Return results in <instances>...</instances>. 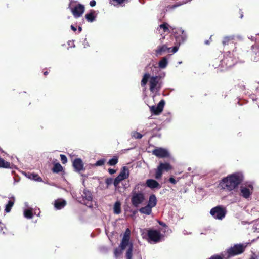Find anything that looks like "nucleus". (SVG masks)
<instances>
[{"label":"nucleus","mask_w":259,"mask_h":259,"mask_svg":"<svg viewBox=\"0 0 259 259\" xmlns=\"http://www.w3.org/2000/svg\"><path fill=\"white\" fill-rule=\"evenodd\" d=\"M243 175L239 172L234 173L224 178L220 183L221 187L228 191L235 189L243 181Z\"/></svg>","instance_id":"nucleus-1"},{"label":"nucleus","mask_w":259,"mask_h":259,"mask_svg":"<svg viewBox=\"0 0 259 259\" xmlns=\"http://www.w3.org/2000/svg\"><path fill=\"white\" fill-rule=\"evenodd\" d=\"M161 77L159 75L151 76L149 73H145L141 81L142 87L145 86L149 79V90L151 92L159 91L162 86V82L160 81Z\"/></svg>","instance_id":"nucleus-2"},{"label":"nucleus","mask_w":259,"mask_h":259,"mask_svg":"<svg viewBox=\"0 0 259 259\" xmlns=\"http://www.w3.org/2000/svg\"><path fill=\"white\" fill-rule=\"evenodd\" d=\"M210 213L213 218L217 220H222L227 213L226 208L222 206L218 205L213 207L210 211Z\"/></svg>","instance_id":"nucleus-3"},{"label":"nucleus","mask_w":259,"mask_h":259,"mask_svg":"<svg viewBox=\"0 0 259 259\" xmlns=\"http://www.w3.org/2000/svg\"><path fill=\"white\" fill-rule=\"evenodd\" d=\"M145 196L142 192H136L133 190L132 192L131 202L135 207H138L144 200Z\"/></svg>","instance_id":"nucleus-4"},{"label":"nucleus","mask_w":259,"mask_h":259,"mask_svg":"<svg viewBox=\"0 0 259 259\" xmlns=\"http://www.w3.org/2000/svg\"><path fill=\"white\" fill-rule=\"evenodd\" d=\"M245 246L239 244L234 245L227 250V257H230L242 253L245 250Z\"/></svg>","instance_id":"nucleus-5"},{"label":"nucleus","mask_w":259,"mask_h":259,"mask_svg":"<svg viewBox=\"0 0 259 259\" xmlns=\"http://www.w3.org/2000/svg\"><path fill=\"white\" fill-rule=\"evenodd\" d=\"M253 190V187L251 184L242 185L240 187V195L247 199L251 195Z\"/></svg>","instance_id":"nucleus-6"},{"label":"nucleus","mask_w":259,"mask_h":259,"mask_svg":"<svg viewBox=\"0 0 259 259\" xmlns=\"http://www.w3.org/2000/svg\"><path fill=\"white\" fill-rule=\"evenodd\" d=\"M74 1H71L69 4V8L70 9L71 11L75 18H78L82 16L84 11V7L81 4H78L74 7H71V4Z\"/></svg>","instance_id":"nucleus-7"},{"label":"nucleus","mask_w":259,"mask_h":259,"mask_svg":"<svg viewBox=\"0 0 259 259\" xmlns=\"http://www.w3.org/2000/svg\"><path fill=\"white\" fill-rule=\"evenodd\" d=\"M173 33L176 41L179 45H180L186 41L187 35L184 30L181 29L175 30L173 29Z\"/></svg>","instance_id":"nucleus-8"},{"label":"nucleus","mask_w":259,"mask_h":259,"mask_svg":"<svg viewBox=\"0 0 259 259\" xmlns=\"http://www.w3.org/2000/svg\"><path fill=\"white\" fill-rule=\"evenodd\" d=\"M82 197L84 205L92 208L93 207V195L91 192L87 190H84Z\"/></svg>","instance_id":"nucleus-9"},{"label":"nucleus","mask_w":259,"mask_h":259,"mask_svg":"<svg viewBox=\"0 0 259 259\" xmlns=\"http://www.w3.org/2000/svg\"><path fill=\"white\" fill-rule=\"evenodd\" d=\"M250 55L252 61L259 62V44H255L251 46Z\"/></svg>","instance_id":"nucleus-10"},{"label":"nucleus","mask_w":259,"mask_h":259,"mask_svg":"<svg viewBox=\"0 0 259 259\" xmlns=\"http://www.w3.org/2000/svg\"><path fill=\"white\" fill-rule=\"evenodd\" d=\"M148 238L155 242L159 241L161 238L160 232L157 230H149L147 232Z\"/></svg>","instance_id":"nucleus-11"},{"label":"nucleus","mask_w":259,"mask_h":259,"mask_svg":"<svg viewBox=\"0 0 259 259\" xmlns=\"http://www.w3.org/2000/svg\"><path fill=\"white\" fill-rule=\"evenodd\" d=\"M164 104V100H161L157 106H152L150 107V111L155 115H158L163 111Z\"/></svg>","instance_id":"nucleus-12"},{"label":"nucleus","mask_w":259,"mask_h":259,"mask_svg":"<svg viewBox=\"0 0 259 259\" xmlns=\"http://www.w3.org/2000/svg\"><path fill=\"white\" fill-rule=\"evenodd\" d=\"M153 154L159 158H165L169 156L168 151L163 148H158L153 151Z\"/></svg>","instance_id":"nucleus-13"},{"label":"nucleus","mask_w":259,"mask_h":259,"mask_svg":"<svg viewBox=\"0 0 259 259\" xmlns=\"http://www.w3.org/2000/svg\"><path fill=\"white\" fill-rule=\"evenodd\" d=\"M73 166L75 169V170L77 172H80L81 170L84 169L83 163L80 158L75 159L73 162Z\"/></svg>","instance_id":"nucleus-14"},{"label":"nucleus","mask_w":259,"mask_h":259,"mask_svg":"<svg viewBox=\"0 0 259 259\" xmlns=\"http://www.w3.org/2000/svg\"><path fill=\"white\" fill-rule=\"evenodd\" d=\"M168 45L164 44L162 46H159L157 47V49L155 50V54L156 56L161 55L162 54L166 51L168 52H170V50L171 47H168Z\"/></svg>","instance_id":"nucleus-15"},{"label":"nucleus","mask_w":259,"mask_h":259,"mask_svg":"<svg viewBox=\"0 0 259 259\" xmlns=\"http://www.w3.org/2000/svg\"><path fill=\"white\" fill-rule=\"evenodd\" d=\"M146 185L148 187H149L152 189H153L155 188L159 189L161 188V186H160V184H159V183L158 182H157L156 180H153V179H147L146 182Z\"/></svg>","instance_id":"nucleus-16"},{"label":"nucleus","mask_w":259,"mask_h":259,"mask_svg":"<svg viewBox=\"0 0 259 259\" xmlns=\"http://www.w3.org/2000/svg\"><path fill=\"white\" fill-rule=\"evenodd\" d=\"M96 17V12L93 10H91L90 12L87 13L85 15V19L89 22H92L95 21Z\"/></svg>","instance_id":"nucleus-17"},{"label":"nucleus","mask_w":259,"mask_h":259,"mask_svg":"<svg viewBox=\"0 0 259 259\" xmlns=\"http://www.w3.org/2000/svg\"><path fill=\"white\" fill-rule=\"evenodd\" d=\"M130 241L129 237L127 235H124L121 240L119 248H121V250H124L126 246L128 245Z\"/></svg>","instance_id":"nucleus-18"},{"label":"nucleus","mask_w":259,"mask_h":259,"mask_svg":"<svg viewBox=\"0 0 259 259\" xmlns=\"http://www.w3.org/2000/svg\"><path fill=\"white\" fill-rule=\"evenodd\" d=\"M157 204V199L154 194H152L150 196L147 205L151 208L156 206Z\"/></svg>","instance_id":"nucleus-19"},{"label":"nucleus","mask_w":259,"mask_h":259,"mask_svg":"<svg viewBox=\"0 0 259 259\" xmlns=\"http://www.w3.org/2000/svg\"><path fill=\"white\" fill-rule=\"evenodd\" d=\"M123 180L127 179L129 177V170L127 167L124 166L118 175Z\"/></svg>","instance_id":"nucleus-20"},{"label":"nucleus","mask_w":259,"mask_h":259,"mask_svg":"<svg viewBox=\"0 0 259 259\" xmlns=\"http://www.w3.org/2000/svg\"><path fill=\"white\" fill-rule=\"evenodd\" d=\"M139 211L141 213L149 215L152 212V208L147 205L144 207H141L139 209Z\"/></svg>","instance_id":"nucleus-21"},{"label":"nucleus","mask_w":259,"mask_h":259,"mask_svg":"<svg viewBox=\"0 0 259 259\" xmlns=\"http://www.w3.org/2000/svg\"><path fill=\"white\" fill-rule=\"evenodd\" d=\"M55 207L58 209H61L66 205V201L63 200H56L55 202Z\"/></svg>","instance_id":"nucleus-22"},{"label":"nucleus","mask_w":259,"mask_h":259,"mask_svg":"<svg viewBox=\"0 0 259 259\" xmlns=\"http://www.w3.org/2000/svg\"><path fill=\"white\" fill-rule=\"evenodd\" d=\"M233 36H225L223 38L222 44L223 46L228 45L230 44L233 43Z\"/></svg>","instance_id":"nucleus-23"},{"label":"nucleus","mask_w":259,"mask_h":259,"mask_svg":"<svg viewBox=\"0 0 259 259\" xmlns=\"http://www.w3.org/2000/svg\"><path fill=\"white\" fill-rule=\"evenodd\" d=\"M113 209L115 214H118L121 212V203L119 201H117L115 203Z\"/></svg>","instance_id":"nucleus-24"},{"label":"nucleus","mask_w":259,"mask_h":259,"mask_svg":"<svg viewBox=\"0 0 259 259\" xmlns=\"http://www.w3.org/2000/svg\"><path fill=\"white\" fill-rule=\"evenodd\" d=\"M168 64V61L166 57H163L159 62L158 66L160 68H165Z\"/></svg>","instance_id":"nucleus-25"},{"label":"nucleus","mask_w":259,"mask_h":259,"mask_svg":"<svg viewBox=\"0 0 259 259\" xmlns=\"http://www.w3.org/2000/svg\"><path fill=\"white\" fill-rule=\"evenodd\" d=\"M11 164L10 162L5 161L3 158L0 157V168H9Z\"/></svg>","instance_id":"nucleus-26"},{"label":"nucleus","mask_w":259,"mask_h":259,"mask_svg":"<svg viewBox=\"0 0 259 259\" xmlns=\"http://www.w3.org/2000/svg\"><path fill=\"white\" fill-rule=\"evenodd\" d=\"M163 171H168L172 169V167L168 163H160L159 165Z\"/></svg>","instance_id":"nucleus-27"},{"label":"nucleus","mask_w":259,"mask_h":259,"mask_svg":"<svg viewBox=\"0 0 259 259\" xmlns=\"http://www.w3.org/2000/svg\"><path fill=\"white\" fill-rule=\"evenodd\" d=\"M62 170L63 167L59 163H55L54 165L53 168H52V171L54 173H58L62 171Z\"/></svg>","instance_id":"nucleus-28"},{"label":"nucleus","mask_w":259,"mask_h":259,"mask_svg":"<svg viewBox=\"0 0 259 259\" xmlns=\"http://www.w3.org/2000/svg\"><path fill=\"white\" fill-rule=\"evenodd\" d=\"M28 177L31 180L40 182L42 181V179L38 176V175L35 173H29Z\"/></svg>","instance_id":"nucleus-29"},{"label":"nucleus","mask_w":259,"mask_h":259,"mask_svg":"<svg viewBox=\"0 0 259 259\" xmlns=\"http://www.w3.org/2000/svg\"><path fill=\"white\" fill-rule=\"evenodd\" d=\"M133 244L131 243L126 252V259H132L133 256Z\"/></svg>","instance_id":"nucleus-30"},{"label":"nucleus","mask_w":259,"mask_h":259,"mask_svg":"<svg viewBox=\"0 0 259 259\" xmlns=\"http://www.w3.org/2000/svg\"><path fill=\"white\" fill-rule=\"evenodd\" d=\"M163 171L161 168V167H160L158 165V166L157 167V169L155 170V179H157V180L160 179L162 177Z\"/></svg>","instance_id":"nucleus-31"},{"label":"nucleus","mask_w":259,"mask_h":259,"mask_svg":"<svg viewBox=\"0 0 259 259\" xmlns=\"http://www.w3.org/2000/svg\"><path fill=\"white\" fill-rule=\"evenodd\" d=\"M118 162V157L117 156H114L113 158L110 159L107 164L110 166H114Z\"/></svg>","instance_id":"nucleus-32"},{"label":"nucleus","mask_w":259,"mask_h":259,"mask_svg":"<svg viewBox=\"0 0 259 259\" xmlns=\"http://www.w3.org/2000/svg\"><path fill=\"white\" fill-rule=\"evenodd\" d=\"M14 204V201L13 200H9L7 204L6 205V208H5V211L6 212H9L11 210V208L12 207V206H13Z\"/></svg>","instance_id":"nucleus-33"},{"label":"nucleus","mask_w":259,"mask_h":259,"mask_svg":"<svg viewBox=\"0 0 259 259\" xmlns=\"http://www.w3.org/2000/svg\"><path fill=\"white\" fill-rule=\"evenodd\" d=\"M24 215L25 217L28 219H31L32 218L33 214L31 210L26 209L24 212Z\"/></svg>","instance_id":"nucleus-34"},{"label":"nucleus","mask_w":259,"mask_h":259,"mask_svg":"<svg viewBox=\"0 0 259 259\" xmlns=\"http://www.w3.org/2000/svg\"><path fill=\"white\" fill-rule=\"evenodd\" d=\"M122 250L121 248H115L114 251V256L118 258L122 253Z\"/></svg>","instance_id":"nucleus-35"},{"label":"nucleus","mask_w":259,"mask_h":259,"mask_svg":"<svg viewBox=\"0 0 259 259\" xmlns=\"http://www.w3.org/2000/svg\"><path fill=\"white\" fill-rule=\"evenodd\" d=\"M123 180L121 178L118 176L114 180L113 184L115 187H117L120 182Z\"/></svg>","instance_id":"nucleus-36"},{"label":"nucleus","mask_w":259,"mask_h":259,"mask_svg":"<svg viewBox=\"0 0 259 259\" xmlns=\"http://www.w3.org/2000/svg\"><path fill=\"white\" fill-rule=\"evenodd\" d=\"M132 136L135 139H140L142 138L143 135L139 132H133L132 133Z\"/></svg>","instance_id":"nucleus-37"},{"label":"nucleus","mask_w":259,"mask_h":259,"mask_svg":"<svg viewBox=\"0 0 259 259\" xmlns=\"http://www.w3.org/2000/svg\"><path fill=\"white\" fill-rule=\"evenodd\" d=\"M106 162V160L105 159H101L98 160L96 163L94 164L96 166H102Z\"/></svg>","instance_id":"nucleus-38"},{"label":"nucleus","mask_w":259,"mask_h":259,"mask_svg":"<svg viewBox=\"0 0 259 259\" xmlns=\"http://www.w3.org/2000/svg\"><path fill=\"white\" fill-rule=\"evenodd\" d=\"M159 27L161 29H162L164 32H166L169 31V29L168 28V24L166 23H163L159 25Z\"/></svg>","instance_id":"nucleus-39"},{"label":"nucleus","mask_w":259,"mask_h":259,"mask_svg":"<svg viewBox=\"0 0 259 259\" xmlns=\"http://www.w3.org/2000/svg\"><path fill=\"white\" fill-rule=\"evenodd\" d=\"M223 255H220L218 254H214L213 255L211 256L208 259H223Z\"/></svg>","instance_id":"nucleus-40"},{"label":"nucleus","mask_w":259,"mask_h":259,"mask_svg":"<svg viewBox=\"0 0 259 259\" xmlns=\"http://www.w3.org/2000/svg\"><path fill=\"white\" fill-rule=\"evenodd\" d=\"M60 158L61 162L63 164H65L67 162V158L65 155L61 154Z\"/></svg>","instance_id":"nucleus-41"},{"label":"nucleus","mask_w":259,"mask_h":259,"mask_svg":"<svg viewBox=\"0 0 259 259\" xmlns=\"http://www.w3.org/2000/svg\"><path fill=\"white\" fill-rule=\"evenodd\" d=\"M105 183L107 186H109L113 183V180L111 178H109L106 179Z\"/></svg>","instance_id":"nucleus-42"},{"label":"nucleus","mask_w":259,"mask_h":259,"mask_svg":"<svg viewBox=\"0 0 259 259\" xmlns=\"http://www.w3.org/2000/svg\"><path fill=\"white\" fill-rule=\"evenodd\" d=\"M179 47L178 46H174V47H172L171 49L170 50V52H172L173 53H176L178 50Z\"/></svg>","instance_id":"nucleus-43"},{"label":"nucleus","mask_w":259,"mask_h":259,"mask_svg":"<svg viewBox=\"0 0 259 259\" xmlns=\"http://www.w3.org/2000/svg\"><path fill=\"white\" fill-rule=\"evenodd\" d=\"M169 182L173 184L177 183V181L173 177H170L168 180Z\"/></svg>","instance_id":"nucleus-44"},{"label":"nucleus","mask_w":259,"mask_h":259,"mask_svg":"<svg viewBox=\"0 0 259 259\" xmlns=\"http://www.w3.org/2000/svg\"><path fill=\"white\" fill-rule=\"evenodd\" d=\"M116 2L117 4L121 5L125 2H128V0H112Z\"/></svg>","instance_id":"nucleus-45"},{"label":"nucleus","mask_w":259,"mask_h":259,"mask_svg":"<svg viewBox=\"0 0 259 259\" xmlns=\"http://www.w3.org/2000/svg\"><path fill=\"white\" fill-rule=\"evenodd\" d=\"M96 4V2L95 0H92L90 2V5L91 7H94Z\"/></svg>","instance_id":"nucleus-46"},{"label":"nucleus","mask_w":259,"mask_h":259,"mask_svg":"<svg viewBox=\"0 0 259 259\" xmlns=\"http://www.w3.org/2000/svg\"><path fill=\"white\" fill-rule=\"evenodd\" d=\"M124 235H127L129 237V239H130V230L129 229H126Z\"/></svg>","instance_id":"nucleus-47"},{"label":"nucleus","mask_w":259,"mask_h":259,"mask_svg":"<svg viewBox=\"0 0 259 259\" xmlns=\"http://www.w3.org/2000/svg\"><path fill=\"white\" fill-rule=\"evenodd\" d=\"M108 172H109L110 174L112 175L116 172V170L113 169L109 168L108 169Z\"/></svg>","instance_id":"nucleus-48"},{"label":"nucleus","mask_w":259,"mask_h":259,"mask_svg":"<svg viewBox=\"0 0 259 259\" xmlns=\"http://www.w3.org/2000/svg\"><path fill=\"white\" fill-rule=\"evenodd\" d=\"M71 28L74 31H76V28L74 26H73V25L71 26Z\"/></svg>","instance_id":"nucleus-49"},{"label":"nucleus","mask_w":259,"mask_h":259,"mask_svg":"<svg viewBox=\"0 0 259 259\" xmlns=\"http://www.w3.org/2000/svg\"><path fill=\"white\" fill-rule=\"evenodd\" d=\"M43 73L45 76H47L48 74V72L47 71H45Z\"/></svg>","instance_id":"nucleus-50"},{"label":"nucleus","mask_w":259,"mask_h":259,"mask_svg":"<svg viewBox=\"0 0 259 259\" xmlns=\"http://www.w3.org/2000/svg\"><path fill=\"white\" fill-rule=\"evenodd\" d=\"M249 259H258V257L257 256H252Z\"/></svg>","instance_id":"nucleus-51"},{"label":"nucleus","mask_w":259,"mask_h":259,"mask_svg":"<svg viewBox=\"0 0 259 259\" xmlns=\"http://www.w3.org/2000/svg\"><path fill=\"white\" fill-rule=\"evenodd\" d=\"M78 31H79V32H80L82 31V28H81V27L79 26V27H78Z\"/></svg>","instance_id":"nucleus-52"},{"label":"nucleus","mask_w":259,"mask_h":259,"mask_svg":"<svg viewBox=\"0 0 259 259\" xmlns=\"http://www.w3.org/2000/svg\"><path fill=\"white\" fill-rule=\"evenodd\" d=\"M1 230H0V231H1V232H2V233L4 234V233H5V232L3 231V227H2V226H1Z\"/></svg>","instance_id":"nucleus-53"},{"label":"nucleus","mask_w":259,"mask_h":259,"mask_svg":"<svg viewBox=\"0 0 259 259\" xmlns=\"http://www.w3.org/2000/svg\"><path fill=\"white\" fill-rule=\"evenodd\" d=\"M159 224L163 226H165V224L164 223H163V222H159Z\"/></svg>","instance_id":"nucleus-54"},{"label":"nucleus","mask_w":259,"mask_h":259,"mask_svg":"<svg viewBox=\"0 0 259 259\" xmlns=\"http://www.w3.org/2000/svg\"><path fill=\"white\" fill-rule=\"evenodd\" d=\"M205 44H206V45H209V40H206L205 41Z\"/></svg>","instance_id":"nucleus-55"}]
</instances>
